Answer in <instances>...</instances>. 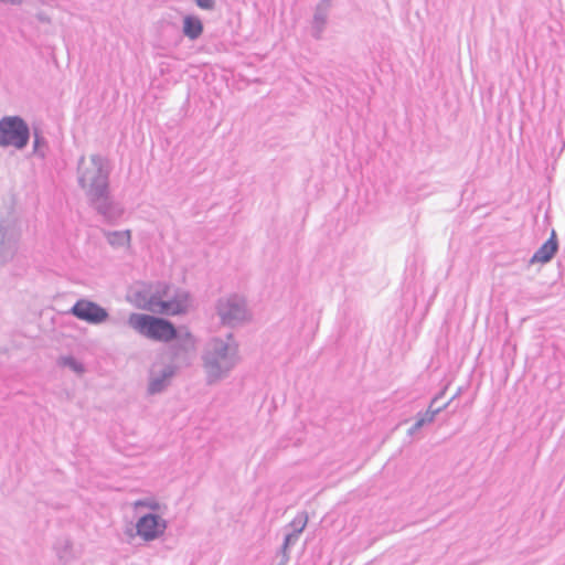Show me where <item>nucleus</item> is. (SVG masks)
Returning <instances> with one entry per match:
<instances>
[{
    "instance_id": "nucleus-15",
    "label": "nucleus",
    "mask_w": 565,
    "mask_h": 565,
    "mask_svg": "<svg viewBox=\"0 0 565 565\" xmlns=\"http://www.w3.org/2000/svg\"><path fill=\"white\" fill-rule=\"evenodd\" d=\"M106 239L109 245L113 247H124L129 246L131 234L130 231H114V232H105Z\"/></svg>"
},
{
    "instance_id": "nucleus-8",
    "label": "nucleus",
    "mask_w": 565,
    "mask_h": 565,
    "mask_svg": "<svg viewBox=\"0 0 565 565\" xmlns=\"http://www.w3.org/2000/svg\"><path fill=\"white\" fill-rule=\"evenodd\" d=\"M19 233L10 220L0 223V265L20 258L18 255Z\"/></svg>"
},
{
    "instance_id": "nucleus-22",
    "label": "nucleus",
    "mask_w": 565,
    "mask_h": 565,
    "mask_svg": "<svg viewBox=\"0 0 565 565\" xmlns=\"http://www.w3.org/2000/svg\"><path fill=\"white\" fill-rule=\"evenodd\" d=\"M0 1L3 2V3L12 4V6H17V4H20L22 2V0H0Z\"/></svg>"
},
{
    "instance_id": "nucleus-4",
    "label": "nucleus",
    "mask_w": 565,
    "mask_h": 565,
    "mask_svg": "<svg viewBox=\"0 0 565 565\" xmlns=\"http://www.w3.org/2000/svg\"><path fill=\"white\" fill-rule=\"evenodd\" d=\"M139 306L148 311L175 316L186 311L189 296L182 290H172L166 282H158L152 291L139 292Z\"/></svg>"
},
{
    "instance_id": "nucleus-5",
    "label": "nucleus",
    "mask_w": 565,
    "mask_h": 565,
    "mask_svg": "<svg viewBox=\"0 0 565 565\" xmlns=\"http://www.w3.org/2000/svg\"><path fill=\"white\" fill-rule=\"evenodd\" d=\"M30 128L19 116H4L0 119V147L24 149L30 140Z\"/></svg>"
},
{
    "instance_id": "nucleus-21",
    "label": "nucleus",
    "mask_w": 565,
    "mask_h": 565,
    "mask_svg": "<svg viewBox=\"0 0 565 565\" xmlns=\"http://www.w3.org/2000/svg\"><path fill=\"white\" fill-rule=\"evenodd\" d=\"M140 505L148 507L152 510H156L158 508V503H150V502L141 501V500L136 503V507H140Z\"/></svg>"
},
{
    "instance_id": "nucleus-11",
    "label": "nucleus",
    "mask_w": 565,
    "mask_h": 565,
    "mask_svg": "<svg viewBox=\"0 0 565 565\" xmlns=\"http://www.w3.org/2000/svg\"><path fill=\"white\" fill-rule=\"evenodd\" d=\"M329 9V0H321L316 7L313 19L311 22V35L316 40H320L322 38V34L328 22Z\"/></svg>"
},
{
    "instance_id": "nucleus-2",
    "label": "nucleus",
    "mask_w": 565,
    "mask_h": 565,
    "mask_svg": "<svg viewBox=\"0 0 565 565\" xmlns=\"http://www.w3.org/2000/svg\"><path fill=\"white\" fill-rule=\"evenodd\" d=\"M202 366L209 385L221 382L230 376L241 361L238 343L232 333L213 337L204 345Z\"/></svg>"
},
{
    "instance_id": "nucleus-10",
    "label": "nucleus",
    "mask_w": 565,
    "mask_h": 565,
    "mask_svg": "<svg viewBox=\"0 0 565 565\" xmlns=\"http://www.w3.org/2000/svg\"><path fill=\"white\" fill-rule=\"evenodd\" d=\"M167 529V522L160 515L147 513L136 523L137 534L145 541H153L161 536Z\"/></svg>"
},
{
    "instance_id": "nucleus-14",
    "label": "nucleus",
    "mask_w": 565,
    "mask_h": 565,
    "mask_svg": "<svg viewBox=\"0 0 565 565\" xmlns=\"http://www.w3.org/2000/svg\"><path fill=\"white\" fill-rule=\"evenodd\" d=\"M182 32L190 40L199 39L203 33V23L195 15H185L183 19Z\"/></svg>"
},
{
    "instance_id": "nucleus-18",
    "label": "nucleus",
    "mask_w": 565,
    "mask_h": 565,
    "mask_svg": "<svg viewBox=\"0 0 565 565\" xmlns=\"http://www.w3.org/2000/svg\"><path fill=\"white\" fill-rule=\"evenodd\" d=\"M308 519L305 514L297 515L288 525L289 531L300 535L307 525Z\"/></svg>"
},
{
    "instance_id": "nucleus-7",
    "label": "nucleus",
    "mask_w": 565,
    "mask_h": 565,
    "mask_svg": "<svg viewBox=\"0 0 565 565\" xmlns=\"http://www.w3.org/2000/svg\"><path fill=\"white\" fill-rule=\"evenodd\" d=\"M175 373L177 366L172 363H153L149 370L147 393L157 395L164 392Z\"/></svg>"
},
{
    "instance_id": "nucleus-9",
    "label": "nucleus",
    "mask_w": 565,
    "mask_h": 565,
    "mask_svg": "<svg viewBox=\"0 0 565 565\" xmlns=\"http://www.w3.org/2000/svg\"><path fill=\"white\" fill-rule=\"evenodd\" d=\"M70 312L77 319L90 324L103 323L109 316L105 308L87 299L77 300L71 308Z\"/></svg>"
},
{
    "instance_id": "nucleus-1",
    "label": "nucleus",
    "mask_w": 565,
    "mask_h": 565,
    "mask_svg": "<svg viewBox=\"0 0 565 565\" xmlns=\"http://www.w3.org/2000/svg\"><path fill=\"white\" fill-rule=\"evenodd\" d=\"M79 170L78 183L86 191L90 205L105 221L113 223L121 217L124 210L109 194L108 161L100 154L90 157V167Z\"/></svg>"
},
{
    "instance_id": "nucleus-16",
    "label": "nucleus",
    "mask_w": 565,
    "mask_h": 565,
    "mask_svg": "<svg viewBox=\"0 0 565 565\" xmlns=\"http://www.w3.org/2000/svg\"><path fill=\"white\" fill-rule=\"evenodd\" d=\"M58 364L71 369L72 371H74L77 374H82L85 371L83 363H81L73 356H62L58 360Z\"/></svg>"
},
{
    "instance_id": "nucleus-17",
    "label": "nucleus",
    "mask_w": 565,
    "mask_h": 565,
    "mask_svg": "<svg viewBox=\"0 0 565 565\" xmlns=\"http://www.w3.org/2000/svg\"><path fill=\"white\" fill-rule=\"evenodd\" d=\"M33 151L35 154L40 156L41 158L45 157V150H46V140L45 138L38 131H34L33 134Z\"/></svg>"
},
{
    "instance_id": "nucleus-12",
    "label": "nucleus",
    "mask_w": 565,
    "mask_h": 565,
    "mask_svg": "<svg viewBox=\"0 0 565 565\" xmlns=\"http://www.w3.org/2000/svg\"><path fill=\"white\" fill-rule=\"evenodd\" d=\"M558 249V242L555 232H552L551 237L533 254L530 264L548 263Z\"/></svg>"
},
{
    "instance_id": "nucleus-6",
    "label": "nucleus",
    "mask_w": 565,
    "mask_h": 565,
    "mask_svg": "<svg viewBox=\"0 0 565 565\" xmlns=\"http://www.w3.org/2000/svg\"><path fill=\"white\" fill-rule=\"evenodd\" d=\"M216 311L224 324L234 327L246 318V303L237 295L220 298L216 305Z\"/></svg>"
},
{
    "instance_id": "nucleus-20",
    "label": "nucleus",
    "mask_w": 565,
    "mask_h": 565,
    "mask_svg": "<svg viewBox=\"0 0 565 565\" xmlns=\"http://www.w3.org/2000/svg\"><path fill=\"white\" fill-rule=\"evenodd\" d=\"M195 3L203 10H213L215 8V0H195Z\"/></svg>"
},
{
    "instance_id": "nucleus-13",
    "label": "nucleus",
    "mask_w": 565,
    "mask_h": 565,
    "mask_svg": "<svg viewBox=\"0 0 565 565\" xmlns=\"http://www.w3.org/2000/svg\"><path fill=\"white\" fill-rule=\"evenodd\" d=\"M437 397L434 398L429 405V408L425 413H418L416 420L414 425L408 429L409 435H414L416 431H418L424 425L433 423L436 415L447 406L444 405L443 407L433 408L434 403L436 402Z\"/></svg>"
},
{
    "instance_id": "nucleus-19",
    "label": "nucleus",
    "mask_w": 565,
    "mask_h": 565,
    "mask_svg": "<svg viewBox=\"0 0 565 565\" xmlns=\"http://www.w3.org/2000/svg\"><path fill=\"white\" fill-rule=\"evenodd\" d=\"M299 539V535L291 532V531H288L285 535V540H284V544H282V550H284V553L291 546V545H295L297 543Z\"/></svg>"
},
{
    "instance_id": "nucleus-3",
    "label": "nucleus",
    "mask_w": 565,
    "mask_h": 565,
    "mask_svg": "<svg viewBox=\"0 0 565 565\" xmlns=\"http://www.w3.org/2000/svg\"><path fill=\"white\" fill-rule=\"evenodd\" d=\"M128 323L132 329L151 340L161 342L177 340L180 348L185 352L194 348L195 341L190 332L179 335L174 324L163 318L134 312L129 316Z\"/></svg>"
}]
</instances>
